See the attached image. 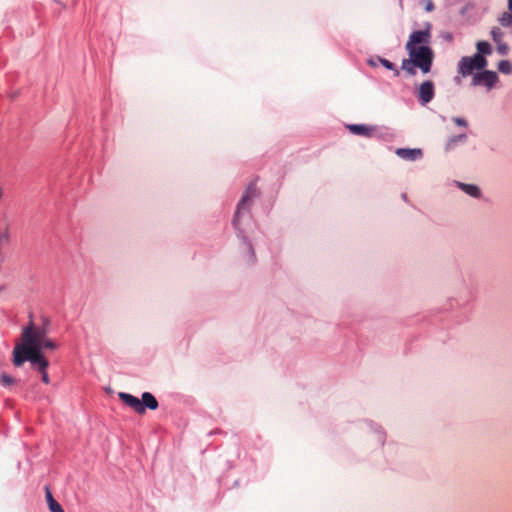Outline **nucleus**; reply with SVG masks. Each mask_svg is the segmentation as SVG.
Wrapping results in <instances>:
<instances>
[{"label": "nucleus", "mask_w": 512, "mask_h": 512, "mask_svg": "<svg viewBox=\"0 0 512 512\" xmlns=\"http://www.w3.org/2000/svg\"><path fill=\"white\" fill-rule=\"evenodd\" d=\"M41 378H42V381L45 384H49L50 383V378H49L48 373H47L46 370H44V372H41Z\"/></svg>", "instance_id": "obj_25"}, {"label": "nucleus", "mask_w": 512, "mask_h": 512, "mask_svg": "<svg viewBox=\"0 0 512 512\" xmlns=\"http://www.w3.org/2000/svg\"><path fill=\"white\" fill-rule=\"evenodd\" d=\"M0 383L5 387L11 386L15 383V379L6 373H2L0 376Z\"/></svg>", "instance_id": "obj_22"}, {"label": "nucleus", "mask_w": 512, "mask_h": 512, "mask_svg": "<svg viewBox=\"0 0 512 512\" xmlns=\"http://www.w3.org/2000/svg\"><path fill=\"white\" fill-rule=\"evenodd\" d=\"M140 401L144 405L145 410L146 408L150 410H156L158 408V401L150 392H144Z\"/></svg>", "instance_id": "obj_12"}, {"label": "nucleus", "mask_w": 512, "mask_h": 512, "mask_svg": "<svg viewBox=\"0 0 512 512\" xmlns=\"http://www.w3.org/2000/svg\"><path fill=\"white\" fill-rule=\"evenodd\" d=\"M409 58L424 74L431 71L434 52L428 45L419 46L418 49L407 50Z\"/></svg>", "instance_id": "obj_2"}, {"label": "nucleus", "mask_w": 512, "mask_h": 512, "mask_svg": "<svg viewBox=\"0 0 512 512\" xmlns=\"http://www.w3.org/2000/svg\"><path fill=\"white\" fill-rule=\"evenodd\" d=\"M490 34L495 43H500L504 36L503 32L501 31V29L499 27H493L491 29Z\"/></svg>", "instance_id": "obj_19"}, {"label": "nucleus", "mask_w": 512, "mask_h": 512, "mask_svg": "<svg viewBox=\"0 0 512 512\" xmlns=\"http://www.w3.org/2000/svg\"><path fill=\"white\" fill-rule=\"evenodd\" d=\"M453 121H454L455 124H457L459 126H463V127L467 126V122L464 119L460 118V117L453 118Z\"/></svg>", "instance_id": "obj_24"}, {"label": "nucleus", "mask_w": 512, "mask_h": 512, "mask_svg": "<svg viewBox=\"0 0 512 512\" xmlns=\"http://www.w3.org/2000/svg\"><path fill=\"white\" fill-rule=\"evenodd\" d=\"M22 343L17 344L13 351L26 353L28 349H32L37 353L43 354V351L55 350L57 344L47 337L46 330L44 328L35 327L32 322L23 328L21 334Z\"/></svg>", "instance_id": "obj_1"}, {"label": "nucleus", "mask_w": 512, "mask_h": 512, "mask_svg": "<svg viewBox=\"0 0 512 512\" xmlns=\"http://www.w3.org/2000/svg\"><path fill=\"white\" fill-rule=\"evenodd\" d=\"M497 45H498L497 49L500 54H505L507 52V50H508L507 44L500 42V43H497Z\"/></svg>", "instance_id": "obj_23"}, {"label": "nucleus", "mask_w": 512, "mask_h": 512, "mask_svg": "<svg viewBox=\"0 0 512 512\" xmlns=\"http://www.w3.org/2000/svg\"><path fill=\"white\" fill-rule=\"evenodd\" d=\"M2 195H3V192H2V189L0 188V199L2 198Z\"/></svg>", "instance_id": "obj_28"}, {"label": "nucleus", "mask_w": 512, "mask_h": 512, "mask_svg": "<svg viewBox=\"0 0 512 512\" xmlns=\"http://www.w3.org/2000/svg\"><path fill=\"white\" fill-rule=\"evenodd\" d=\"M257 195V187L255 184H250L244 192L235 212L234 225H238L239 217L243 211H246L251 206L252 199Z\"/></svg>", "instance_id": "obj_6"}, {"label": "nucleus", "mask_w": 512, "mask_h": 512, "mask_svg": "<svg viewBox=\"0 0 512 512\" xmlns=\"http://www.w3.org/2000/svg\"><path fill=\"white\" fill-rule=\"evenodd\" d=\"M347 128L352 134L364 137H371L376 131L375 127L364 124H351Z\"/></svg>", "instance_id": "obj_11"}, {"label": "nucleus", "mask_w": 512, "mask_h": 512, "mask_svg": "<svg viewBox=\"0 0 512 512\" xmlns=\"http://www.w3.org/2000/svg\"><path fill=\"white\" fill-rule=\"evenodd\" d=\"M498 69L504 74L512 73V64L508 60H502L498 64Z\"/></svg>", "instance_id": "obj_18"}, {"label": "nucleus", "mask_w": 512, "mask_h": 512, "mask_svg": "<svg viewBox=\"0 0 512 512\" xmlns=\"http://www.w3.org/2000/svg\"><path fill=\"white\" fill-rule=\"evenodd\" d=\"M431 38L430 25L425 30L413 31L405 45L406 50L418 49L419 46L428 45Z\"/></svg>", "instance_id": "obj_5"}, {"label": "nucleus", "mask_w": 512, "mask_h": 512, "mask_svg": "<svg viewBox=\"0 0 512 512\" xmlns=\"http://www.w3.org/2000/svg\"><path fill=\"white\" fill-rule=\"evenodd\" d=\"M459 187L468 195L473 197H479L480 196V190L477 186L473 184H464L459 183Z\"/></svg>", "instance_id": "obj_13"}, {"label": "nucleus", "mask_w": 512, "mask_h": 512, "mask_svg": "<svg viewBox=\"0 0 512 512\" xmlns=\"http://www.w3.org/2000/svg\"><path fill=\"white\" fill-rule=\"evenodd\" d=\"M416 67H417V65L414 64V62L410 58L403 59L402 64H401V69L404 70L405 72H407L411 76L416 74Z\"/></svg>", "instance_id": "obj_14"}, {"label": "nucleus", "mask_w": 512, "mask_h": 512, "mask_svg": "<svg viewBox=\"0 0 512 512\" xmlns=\"http://www.w3.org/2000/svg\"><path fill=\"white\" fill-rule=\"evenodd\" d=\"M466 139V135L465 134H461V135H458V136H453L452 138H450L446 144V147L447 149H451L453 147H455V145L457 144L458 141H464Z\"/></svg>", "instance_id": "obj_21"}, {"label": "nucleus", "mask_w": 512, "mask_h": 512, "mask_svg": "<svg viewBox=\"0 0 512 512\" xmlns=\"http://www.w3.org/2000/svg\"><path fill=\"white\" fill-rule=\"evenodd\" d=\"M498 81V75L494 71L485 70L474 74L472 79L473 85L486 86L488 89L492 88Z\"/></svg>", "instance_id": "obj_7"}, {"label": "nucleus", "mask_w": 512, "mask_h": 512, "mask_svg": "<svg viewBox=\"0 0 512 512\" xmlns=\"http://www.w3.org/2000/svg\"><path fill=\"white\" fill-rule=\"evenodd\" d=\"M46 499L51 512H57L61 508V505L53 498L49 488H46Z\"/></svg>", "instance_id": "obj_15"}, {"label": "nucleus", "mask_w": 512, "mask_h": 512, "mask_svg": "<svg viewBox=\"0 0 512 512\" xmlns=\"http://www.w3.org/2000/svg\"><path fill=\"white\" fill-rule=\"evenodd\" d=\"M395 153L401 159L406 161H415L423 156L422 150L418 148H397Z\"/></svg>", "instance_id": "obj_10"}, {"label": "nucleus", "mask_w": 512, "mask_h": 512, "mask_svg": "<svg viewBox=\"0 0 512 512\" xmlns=\"http://www.w3.org/2000/svg\"><path fill=\"white\" fill-rule=\"evenodd\" d=\"M379 61L386 69L394 71V75L396 77L399 76L400 72L398 69H396L395 65L392 62L385 58H379Z\"/></svg>", "instance_id": "obj_20"}, {"label": "nucleus", "mask_w": 512, "mask_h": 512, "mask_svg": "<svg viewBox=\"0 0 512 512\" xmlns=\"http://www.w3.org/2000/svg\"><path fill=\"white\" fill-rule=\"evenodd\" d=\"M477 50V54H480L482 56L490 54L492 52L490 44L486 41H479L477 43Z\"/></svg>", "instance_id": "obj_16"}, {"label": "nucleus", "mask_w": 512, "mask_h": 512, "mask_svg": "<svg viewBox=\"0 0 512 512\" xmlns=\"http://www.w3.org/2000/svg\"><path fill=\"white\" fill-rule=\"evenodd\" d=\"M498 21L503 27H509L512 25V14L510 12H504L499 17Z\"/></svg>", "instance_id": "obj_17"}, {"label": "nucleus", "mask_w": 512, "mask_h": 512, "mask_svg": "<svg viewBox=\"0 0 512 512\" xmlns=\"http://www.w3.org/2000/svg\"><path fill=\"white\" fill-rule=\"evenodd\" d=\"M508 8L512 11V0H508Z\"/></svg>", "instance_id": "obj_27"}, {"label": "nucleus", "mask_w": 512, "mask_h": 512, "mask_svg": "<svg viewBox=\"0 0 512 512\" xmlns=\"http://www.w3.org/2000/svg\"><path fill=\"white\" fill-rule=\"evenodd\" d=\"M369 64L374 66V65H375V62H373V61H369Z\"/></svg>", "instance_id": "obj_29"}, {"label": "nucleus", "mask_w": 512, "mask_h": 512, "mask_svg": "<svg viewBox=\"0 0 512 512\" xmlns=\"http://www.w3.org/2000/svg\"><path fill=\"white\" fill-rule=\"evenodd\" d=\"M27 350L26 353H21L18 351H13V363L15 366H21L25 361H30L32 366L36 368L40 373L44 372L49 366L48 360L43 356V354L37 353L32 349L25 348Z\"/></svg>", "instance_id": "obj_3"}, {"label": "nucleus", "mask_w": 512, "mask_h": 512, "mask_svg": "<svg viewBox=\"0 0 512 512\" xmlns=\"http://www.w3.org/2000/svg\"><path fill=\"white\" fill-rule=\"evenodd\" d=\"M118 397L121 399V401L123 403H125L127 406L132 408L136 413H138V414L145 413L144 405L141 403L140 399H138L137 397H135L131 394L125 393V392L118 393Z\"/></svg>", "instance_id": "obj_9"}, {"label": "nucleus", "mask_w": 512, "mask_h": 512, "mask_svg": "<svg viewBox=\"0 0 512 512\" xmlns=\"http://www.w3.org/2000/svg\"><path fill=\"white\" fill-rule=\"evenodd\" d=\"M425 8H426V10H427L428 12L433 11V9H434V4H433V2H432V1H428V2H427V4H426V7H425Z\"/></svg>", "instance_id": "obj_26"}, {"label": "nucleus", "mask_w": 512, "mask_h": 512, "mask_svg": "<svg viewBox=\"0 0 512 512\" xmlns=\"http://www.w3.org/2000/svg\"><path fill=\"white\" fill-rule=\"evenodd\" d=\"M434 83L430 80L423 82L418 88V98L423 105L429 103L434 97Z\"/></svg>", "instance_id": "obj_8"}, {"label": "nucleus", "mask_w": 512, "mask_h": 512, "mask_svg": "<svg viewBox=\"0 0 512 512\" xmlns=\"http://www.w3.org/2000/svg\"><path fill=\"white\" fill-rule=\"evenodd\" d=\"M487 66V60L480 54L471 57L464 56L458 63V72L463 76H469L474 70H481Z\"/></svg>", "instance_id": "obj_4"}]
</instances>
